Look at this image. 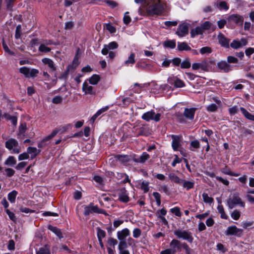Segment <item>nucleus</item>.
Wrapping results in <instances>:
<instances>
[{"label":"nucleus","mask_w":254,"mask_h":254,"mask_svg":"<svg viewBox=\"0 0 254 254\" xmlns=\"http://www.w3.org/2000/svg\"><path fill=\"white\" fill-rule=\"evenodd\" d=\"M146 3V6L138 9L139 14L143 16L161 15L167 8L164 0H147Z\"/></svg>","instance_id":"1"},{"label":"nucleus","mask_w":254,"mask_h":254,"mask_svg":"<svg viewBox=\"0 0 254 254\" xmlns=\"http://www.w3.org/2000/svg\"><path fill=\"white\" fill-rule=\"evenodd\" d=\"M227 206L230 209H232L236 206H239L242 207H245V203L240 197L237 192L233 193L232 196H230L227 201Z\"/></svg>","instance_id":"2"},{"label":"nucleus","mask_w":254,"mask_h":254,"mask_svg":"<svg viewBox=\"0 0 254 254\" xmlns=\"http://www.w3.org/2000/svg\"><path fill=\"white\" fill-rule=\"evenodd\" d=\"M174 234L179 239L186 240L190 243L193 242V237L192 234L188 230L178 229L174 231Z\"/></svg>","instance_id":"3"},{"label":"nucleus","mask_w":254,"mask_h":254,"mask_svg":"<svg viewBox=\"0 0 254 254\" xmlns=\"http://www.w3.org/2000/svg\"><path fill=\"white\" fill-rule=\"evenodd\" d=\"M5 147L11 151V153L18 154L20 152V146L14 138H10L5 142Z\"/></svg>","instance_id":"4"},{"label":"nucleus","mask_w":254,"mask_h":254,"mask_svg":"<svg viewBox=\"0 0 254 254\" xmlns=\"http://www.w3.org/2000/svg\"><path fill=\"white\" fill-rule=\"evenodd\" d=\"M19 72L24 74L27 78H34L37 76L39 70L37 69H30L29 68L23 66L19 68Z\"/></svg>","instance_id":"5"},{"label":"nucleus","mask_w":254,"mask_h":254,"mask_svg":"<svg viewBox=\"0 0 254 254\" xmlns=\"http://www.w3.org/2000/svg\"><path fill=\"white\" fill-rule=\"evenodd\" d=\"M161 114L157 113L155 114L153 110L147 112L143 114L142 116V119L146 121L154 120L155 122H158L160 119Z\"/></svg>","instance_id":"6"},{"label":"nucleus","mask_w":254,"mask_h":254,"mask_svg":"<svg viewBox=\"0 0 254 254\" xmlns=\"http://www.w3.org/2000/svg\"><path fill=\"white\" fill-rule=\"evenodd\" d=\"M189 33V24L183 23L180 24L176 32V34L180 37H183Z\"/></svg>","instance_id":"7"},{"label":"nucleus","mask_w":254,"mask_h":254,"mask_svg":"<svg viewBox=\"0 0 254 254\" xmlns=\"http://www.w3.org/2000/svg\"><path fill=\"white\" fill-rule=\"evenodd\" d=\"M243 233V229L238 228L236 226L229 227L225 232V234L227 236L234 235L240 237Z\"/></svg>","instance_id":"8"},{"label":"nucleus","mask_w":254,"mask_h":254,"mask_svg":"<svg viewBox=\"0 0 254 254\" xmlns=\"http://www.w3.org/2000/svg\"><path fill=\"white\" fill-rule=\"evenodd\" d=\"M227 20L230 23H234L238 25H242L244 18L243 16L238 14H234L230 15Z\"/></svg>","instance_id":"9"},{"label":"nucleus","mask_w":254,"mask_h":254,"mask_svg":"<svg viewBox=\"0 0 254 254\" xmlns=\"http://www.w3.org/2000/svg\"><path fill=\"white\" fill-rule=\"evenodd\" d=\"M217 67L220 71L227 73L232 70V66L224 61L219 62L217 64Z\"/></svg>","instance_id":"10"},{"label":"nucleus","mask_w":254,"mask_h":254,"mask_svg":"<svg viewBox=\"0 0 254 254\" xmlns=\"http://www.w3.org/2000/svg\"><path fill=\"white\" fill-rule=\"evenodd\" d=\"M247 44V40L245 38H243L240 41L238 39L234 40L230 44V46L234 49H238L246 46Z\"/></svg>","instance_id":"11"},{"label":"nucleus","mask_w":254,"mask_h":254,"mask_svg":"<svg viewBox=\"0 0 254 254\" xmlns=\"http://www.w3.org/2000/svg\"><path fill=\"white\" fill-rule=\"evenodd\" d=\"M182 243L177 239H173L170 243V249L175 254L177 251H181Z\"/></svg>","instance_id":"12"},{"label":"nucleus","mask_w":254,"mask_h":254,"mask_svg":"<svg viewBox=\"0 0 254 254\" xmlns=\"http://www.w3.org/2000/svg\"><path fill=\"white\" fill-rule=\"evenodd\" d=\"M172 146L174 151H177L179 147L181 145V142L182 140V136L172 135Z\"/></svg>","instance_id":"13"},{"label":"nucleus","mask_w":254,"mask_h":254,"mask_svg":"<svg viewBox=\"0 0 254 254\" xmlns=\"http://www.w3.org/2000/svg\"><path fill=\"white\" fill-rule=\"evenodd\" d=\"M118 47V44L116 42H112L107 45H104V48L101 51V53L103 55H106L110 50H114Z\"/></svg>","instance_id":"14"},{"label":"nucleus","mask_w":254,"mask_h":254,"mask_svg":"<svg viewBox=\"0 0 254 254\" xmlns=\"http://www.w3.org/2000/svg\"><path fill=\"white\" fill-rule=\"evenodd\" d=\"M193 70L200 69L202 70L207 71L208 70V64L206 61L204 60L199 63H194L192 65Z\"/></svg>","instance_id":"15"},{"label":"nucleus","mask_w":254,"mask_h":254,"mask_svg":"<svg viewBox=\"0 0 254 254\" xmlns=\"http://www.w3.org/2000/svg\"><path fill=\"white\" fill-rule=\"evenodd\" d=\"M57 134V131H52V133L48 136L45 137L40 142L38 143L39 148H42L47 144V142L52 139Z\"/></svg>","instance_id":"16"},{"label":"nucleus","mask_w":254,"mask_h":254,"mask_svg":"<svg viewBox=\"0 0 254 254\" xmlns=\"http://www.w3.org/2000/svg\"><path fill=\"white\" fill-rule=\"evenodd\" d=\"M196 110V108H185L183 115L187 119L192 120L194 119Z\"/></svg>","instance_id":"17"},{"label":"nucleus","mask_w":254,"mask_h":254,"mask_svg":"<svg viewBox=\"0 0 254 254\" xmlns=\"http://www.w3.org/2000/svg\"><path fill=\"white\" fill-rule=\"evenodd\" d=\"M218 39L219 43L222 46L227 48H229V40L226 38L223 34L220 33L218 35Z\"/></svg>","instance_id":"18"},{"label":"nucleus","mask_w":254,"mask_h":254,"mask_svg":"<svg viewBox=\"0 0 254 254\" xmlns=\"http://www.w3.org/2000/svg\"><path fill=\"white\" fill-rule=\"evenodd\" d=\"M82 89L85 94L94 95L95 94V91H93V87L89 85L86 82L83 83Z\"/></svg>","instance_id":"19"},{"label":"nucleus","mask_w":254,"mask_h":254,"mask_svg":"<svg viewBox=\"0 0 254 254\" xmlns=\"http://www.w3.org/2000/svg\"><path fill=\"white\" fill-rule=\"evenodd\" d=\"M42 63L48 66L52 71H55L56 70L57 68L53 60L49 58H44L42 60Z\"/></svg>","instance_id":"20"},{"label":"nucleus","mask_w":254,"mask_h":254,"mask_svg":"<svg viewBox=\"0 0 254 254\" xmlns=\"http://www.w3.org/2000/svg\"><path fill=\"white\" fill-rule=\"evenodd\" d=\"M130 235V232L127 228H125L117 233L118 238L119 240H126V238Z\"/></svg>","instance_id":"21"},{"label":"nucleus","mask_w":254,"mask_h":254,"mask_svg":"<svg viewBox=\"0 0 254 254\" xmlns=\"http://www.w3.org/2000/svg\"><path fill=\"white\" fill-rule=\"evenodd\" d=\"M27 129L26 124L25 123L20 124L19 127V132L17 134L18 139H22L25 137V132Z\"/></svg>","instance_id":"22"},{"label":"nucleus","mask_w":254,"mask_h":254,"mask_svg":"<svg viewBox=\"0 0 254 254\" xmlns=\"http://www.w3.org/2000/svg\"><path fill=\"white\" fill-rule=\"evenodd\" d=\"M119 199L123 202H127L129 200L128 193L127 191L124 189L121 190V192L119 194Z\"/></svg>","instance_id":"23"},{"label":"nucleus","mask_w":254,"mask_h":254,"mask_svg":"<svg viewBox=\"0 0 254 254\" xmlns=\"http://www.w3.org/2000/svg\"><path fill=\"white\" fill-rule=\"evenodd\" d=\"M28 154L30 155L31 159H34L40 152V150L37 149L36 147H28L27 149Z\"/></svg>","instance_id":"24"},{"label":"nucleus","mask_w":254,"mask_h":254,"mask_svg":"<svg viewBox=\"0 0 254 254\" xmlns=\"http://www.w3.org/2000/svg\"><path fill=\"white\" fill-rule=\"evenodd\" d=\"M203 31L202 30V28L200 26H197L194 28H193L191 30L190 34L191 37L193 38L196 35H202L203 34Z\"/></svg>","instance_id":"25"},{"label":"nucleus","mask_w":254,"mask_h":254,"mask_svg":"<svg viewBox=\"0 0 254 254\" xmlns=\"http://www.w3.org/2000/svg\"><path fill=\"white\" fill-rule=\"evenodd\" d=\"M72 125L70 124H67L64 126H61L59 127H57L53 130V131H57V134L59 132L64 133L66 131L69 129H71Z\"/></svg>","instance_id":"26"},{"label":"nucleus","mask_w":254,"mask_h":254,"mask_svg":"<svg viewBox=\"0 0 254 254\" xmlns=\"http://www.w3.org/2000/svg\"><path fill=\"white\" fill-rule=\"evenodd\" d=\"M182 184L183 188L187 190L193 188L194 187V181H190L183 180Z\"/></svg>","instance_id":"27"},{"label":"nucleus","mask_w":254,"mask_h":254,"mask_svg":"<svg viewBox=\"0 0 254 254\" xmlns=\"http://www.w3.org/2000/svg\"><path fill=\"white\" fill-rule=\"evenodd\" d=\"M177 49L180 51H190L191 48L186 42H178Z\"/></svg>","instance_id":"28"},{"label":"nucleus","mask_w":254,"mask_h":254,"mask_svg":"<svg viewBox=\"0 0 254 254\" xmlns=\"http://www.w3.org/2000/svg\"><path fill=\"white\" fill-rule=\"evenodd\" d=\"M135 54L131 53L130 55V56L128 57L127 60L125 62L124 64L126 66L130 65V66H132V65L135 63Z\"/></svg>","instance_id":"29"},{"label":"nucleus","mask_w":254,"mask_h":254,"mask_svg":"<svg viewBox=\"0 0 254 254\" xmlns=\"http://www.w3.org/2000/svg\"><path fill=\"white\" fill-rule=\"evenodd\" d=\"M169 178L170 180L177 184H182L183 182V179H180L178 176L174 173H171L169 175Z\"/></svg>","instance_id":"30"},{"label":"nucleus","mask_w":254,"mask_h":254,"mask_svg":"<svg viewBox=\"0 0 254 254\" xmlns=\"http://www.w3.org/2000/svg\"><path fill=\"white\" fill-rule=\"evenodd\" d=\"M150 158V155L144 152L142 153L139 157L135 159L136 162L144 163L146 160Z\"/></svg>","instance_id":"31"},{"label":"nucleus","mask_w":254,"mask_h":254,"mask_svg":"<svg viewBox=\"0 0 254 254\" xmlns=\"http://www.w3.org/2000/svg\"><path fill=\"white\" fill-rule=\"evenodd\" d=\"M240 110L243 114V115L248 120L254 121V115H252L250 114L245 108L244 107H241Z\"/></svg>","instance_id":"32"},{"label":"nucleus","mask_w":254,"mask_h":254,"mask_svg":"<svg viewBox=\"0 0 254 254\" xmlns=\"http://www.w3.org/2000/svg\"><path fill=\"white\" fill-rule=\"evenodd\" d=\"M116 158L123 163H126L130 160V156L127 155H118L116 156Z\"/></svg>","instance_id":"33"},{"label":"nucleus","mask_w":254,"mask_h":254,"mask_svg":"<svg viewBox=\"0 0 254 254\" xmlns=\"http://www.w3.org/2000/svg\"><path fill=\"white\" fill-rule=\"evenodd\" d=\"M48 229L54 233L59 238H63L62 233L60 229L56 227L49 225L48 226Z\"/></svg>","instance_id":"34"},{"label":"nucleus","mask_w":254,"mask_h":254,"mask_svg":"<svg viewBox=\"0 0 254 254\" xmlns=\"http://www.w3.org/2000/svg\"><path fill=\"white\" fill-rule=\"evenodd\" d=\"M36 254H51V251L49 247L45 246L43 247L40 248L39 250L37 251Z\"/></svg>","instance_id":"35"},{"label":"nucleus","mask_w":254,"mask_h":254,"mask_svg":"<svg viewBox=\"0 0 254 254\" xmlns=\"http://www.w3.org/2000/svg\"><path fill=\"white\" fill-rule=\"evenodd\" d=\"M120 242L119 244V252H121L124 251H127L126 249L127 247V244L126 240H120Z\"/></svg>","instance_id":"36"},{"label":"nucleus","mask_w":254,"mask_h":254,"mask_svg":"<svg viewBox=\"0 0 254 254\" xmlns=\"http://www.w3.org/2000/svg\"><path fill=\"white\" fill-rule=\"evenodd\" d=\"M202 196L203 201L206 203L211 204L214 201L213 198L209 196L208 194L205 192H203L202 193Z\"/></svg>","instance_id":"37"},{"label":"nucleus","mask_w":254,"mask_h":254,"mask_svg":"<svg viewBox=\"0 0 254 254\" xmlns=\"http://www.w3.org/2000/svg\"><path fill=\"white\" fill-rule=\"evenodd\" d=\"M17 194V192L16 190H12L8 194V199L11 203H14L15 201V198Z\"/></svg>","instance_id":"38"},{"label":"nucleus","mask_w":254,"mask_h":254,"mask_svg":"<svg viewBox=\"0 0 254 254\" xmlns=\"http://www.w3.org/2000/svg\"><path fill=\"white\" fill-rule=\"evenodd\" d=\"M217 210L218 212L220 214V217L221 218L227 219L228 216L225 213L224 208L222 205H219L217 206Z\"/></svg>","instance_id":"39"},{"label":"nucleus","mask_w":254,"mask_h":254,"mask_svg":"<svg viewBox=\"0 0 254 254\" xmlns=\"http://www.w3.org/2000/svg\"><path fill=\"white\" fill-rule=\"evenodd\" d=\"M100 76L97 74L93 75L89 79V81L90 84L95 85L97 84V83L100 80Z\"/></svg>","instance_id":"40"},{"label":"nucleus","mask_w":254,"mask_h":254,"mask_svg":"<svg viewBox=\"0 0 254 254\" xmlns=\"http://www.w3.org/2000/svg\"><path fill=\"white\" fill-rule=\"evenodd\" d=\"M16 160L13 156H9L5 161V164L6 165L12 166L16 164Z\"/></svg>","instance_id":"41"},{"label":"nucleus","mask_w":254,"mask_h":254,"mask_svg":"<svg viewBox=\"0 0 254 254\" xmlns=\"http://www.w3.org/2000/svg\"><path fill=\"white\" fill-rule=\"evenodd\" d=\"M164 46L167 48L174 49L176 47V42L175 40H167L164 42Z\"/></svg>","instance_id":"42"},{"label":"nucleus","mask_w":254,"mask_h":254,"mask_svg":"<svg viewBox=\"0 0 254 254\" xmlns=\"http://www.w3.org/2000/svg\"><path fill=\"white\" fill-rule=\"evenodd\" d=\"M212 25V24L210 22L206 21L202 23L200 26L204 32L205 30L210 29L211 28Z\"/></svg>","instance_id":"43"},{"label":"nucleus","mask_w":254,"mask_h":254,"mask_svg":"<svg viewBox=\"0 0 254 254\" xmlns=\"http://www.w3.org/2000/svg\"><path fill=\"white\" fill-rule=\"evenodd\" d=\"M140 188L143 190L144 192H148L149 189V183L146 181H142L140 185Z\"/></svg>","instance_id":"44"},{"label":"nucleus","mask_w":254,"mask_h":254,"mask_svg":"<svg viewBox=\"0 0 254 254\" xmlns=\"http://www.w3.org/2000/svg\"><path fill=\"white\" fill-rule=\"evenodd\" d=\"M192 148L194 149H198L200 148V143L197 140H194L191 141L190 144V149L192 151H194Z\"/></svg>","instance_id":"45"},{"label":"nucleus","mask_w":254,"mask_h":254,"mask_svg":"<svg viewBox=\"0 0 254 254\" xmlns=\"http://www.w3.org/2000/svg\"><path fill=\"white\" fill-rule=\"evenodd\" d=\"M105 2L111 8H114L119 5L118 3L114 0H107L105 1Z\"/></svg>","instance_id":"46"},{"label":"nucleus","mask_w":254,"mask_h":254,"mask_svg":"<svg viewBox=\"0 0 254 254\" xmlns=\"http://www.w3.org/2000/svg\"><path fill=\"white\" fill-rule=\"evenodd\" d=\"M92 204L88 205H86L84 207V215L85 216L89 215L90 214L92 213Z\"/></svg>","instance_id":"47"},{"label":"nucleus","mask_w":254,"mask_h":254,"mask_svg":"<svg viewBox=\"0 0 254 254\" xmlns=\"http://www.w3.org/2000/svg\"><path fill=\"white\" fill-rule=\"evenodd\" d=\"M174 86L177 88H182L185 86V84L183 80L180 79L177 77L176 79H175Z\"/></svg>","instance_id":"48"},{"label":"nucleus","mask_w":254,"mask_h":254,"mask_svg":"<svg viewBox=\"0 0 254 254\" xmlns=\"http://www.w3.org/2000/svg\"><path fill=\"white\" fill-rule=\"evenodd\" d=\"M156 216L158 218L164 217L167 214V210L164 208L158 210L156 212Z\"/></svg>","instance_id":"49"},{"label":"nucleus","mask_w":254,"mask_h":254,"mask_svg":"<svg viewBox=\"0 0 254 254\" xmlns=\"http://www.w3.org/2000/svg\"><path fill=\"white\" fill-rule=\"evenodd\" d=\"M222 172L224 174L228 175L231 176L237 177L239 175V174L233 173L226 168L223 169L222 170Z\"/></svg>","instance_id":"50"},{"label":"nucleus","mask_w":254,"mask_h":254,"mask_svg":"<svg viewBox=\"0 0 254 254\" xmlns=\"http://www.w3.org/2000/svg\"><path fill=\"white\" fill-rule=\"evenodd\" d=\"M212 50L211 48L209 47H204L200 49V53L202 55H204L205 54H210L212 52Z\"/></svg>","instance_id":"51"},{"label":"nucleus","mask_w":254,"mask_h":254,"mask_svg":"<svg viewBox=\"0 0 254 254\" xmlns=\"http://www.w3.org/2000/svg\"><path fill=\"white\" fill-rule=\"evenodd\" d=\"M170 211L174 213L176 216L181 217L182 215L180 211V208L178 207H175L170 209Z\"/></svg>","instance_id":"52"},{"label":"nucleus","mask_w":254,"mask_h":254,"mask_svg":"<svg viewBox=\"0 0 254 254\" xmlns=\"http://www.w3.org/2000/svg\"><path fill=\"white\" fill-rule=\"evenodd\" d=\"M231 216L232 218L235 220H237L239 219L241 216V214L240 211L237 210H234L231 214Z\"/></svg>","instance_id":"53"},{"label":"nucleus","mask_w":254,"mask_h":254,"mask_svg":"<svg viewBox=\"0 0 254 254\" xmlns=\"http://www.w3.org/2000/svg\"><path fill=\"white\" fill-rule=\"evenodd\" d=\"M39 50L41 52L48 53L51 51V49L44 44H41L39 47Z\"/></svg>","instance_id":"54"},{"label":"nucleus","mask_w":254,"mask_h":254,"mask_svg":"<svg viewBox=\"0 0 254 254\" xmlns=\"http://www.w3.org/2000/svg\"><path fill=\"white\" fill-rule=\"evenodd\" d=\"M106 236V232L105 231L98 228L97 229V237L98 239H102Z\"/></svg>","instance_id":"55"},{"label":"nucleus","mask_w":254,"mask_h":254,"mask_svg":"<svg viewBox=\"0 0 254 254\" xmlns=\"http://www.w3.org/2000/svg\"><path fill=\"white\" fill-rule=\"evenodd\" d=\"M218 7L220 9L227 10L229 9V6H228L227 2L224 1L219 2L218 3Z\"/></svg>","instance_id":"56"},{"label":"nucleus","mask_w":254,"mask_h":254,"mask_svg":"<svg viewBox=\"0 0 254 254\" xmlns=\"http://www.w3.org/2000/svg\"><path fill=\"white\" fill-rule=\"evenodd\" d=\"M218 109L217 106L215 104H211L208 105L207 107V110L208 112H215Z\"/></svg>","instance_id":"57"},{"label":"nucleus","mask_w":254,"mask_h":254,"mask_svg":"<svg viewBox=\"0 0 254 254\" xmlns=\"http://www.w3.org/2000/svg\"><path fill=\"white\" fill-rule=\"evenodd\" d=\"M158 190L161 192H165L167 195L169 194V191L168 188L167 186L165 185L160 186L158 189Z\"/></svg>","instance_id":"58"},{"label":"nucleus","mask_w":254,"mask_h":254,"mask_svg":"<svg viewBox=\"0 0 254 254\" xmlns=\"http://www.w3.org/2000/svg\"><path fill=\"white\" fill-rule=\"evenodd\" d=\"M128 12H126L125 13L124 18H123V21L125 24H128L130 21H131V18L128 15Z\"/></svg>","instance_id":"59"},{"label":"nucleus","mask_w":254,"mask_h":254,"mask_svg":"<svg viewBox=\"0 0 254 254\" xmlns=\"http://www.w3.org/2000/svg\"><path fill=\"white\" fill-rule=\"evenodd\" d=\"M190 63L188 60L184 61L181 63V67L182 68H188L190 67Z\"/></svg>","instance_id":"60"},{"label":"nucleus","mask_w":254,"mask_h":254,"mask_svg":"<svg viewBox=\"0 0 254 254\" xmlns=\"http://www.w3.org/2000/svg\"><path fill=\"white\" fill-rule=\"evenodd\" d=\"M227 63L230 64H237L238 60L233 56H228L227 57Z\"/></svg>","instance_id":"61"},{"label":"nucleus","mask_w":254,"mask_h":254,"mask_svg":"<svg viewBox=\"0 0 254 254\" xmlns=\"http://www.w3.org/2000/svg\"><path fill=\"white\" fill-rule=\"evenodd\" d=\"M175 158L172 163L171 165L173 167H175L177 164L180 163L182 161V159L181 158H179L178 155H175Z\"/></svg>","instance_id":"62"},{"label":"nucleus","mask_w":254,"mask_h":254,"mask_svg":"<svg viewBox=\"0 0 254 254\" xmlns=\"http://www.w3.org/2000/svg\"><path fill=\"white\" fill-rule=\"evenodd\" d=\"M182 248H183L185 250L186 254H191V250L187 243H182Z\"/></svg>","instance_id":"63"},{"label":"nucleus","mask_w":254,"mask_h":254,"mask_svg":"<svg viewBox=\"0 0 254 254\" xmlns=\"http://www.w3.org/2000/svg\"><path fill=\"white\" fill-rule=\"evenodd\" d=\"M106 29L111 33H114L116 32V28L110 23L106 24Z\"/></svg>","instance_id":"64"}]
</instances>
